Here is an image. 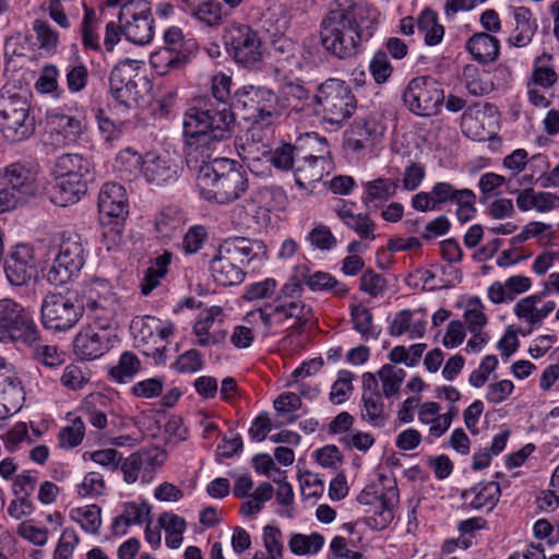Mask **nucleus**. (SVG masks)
<instances>
[{"mask_svg":"<svg viewBox=\"0 0 559 559\" xmlns=\"http://www.w3.org/2000/svg\"><path fill=\"white\" fill-rule=\"evenodd\" d=\"M379 24V12L362 0H335L320 24V43L338 60L355 57Z\"/></svg>","mask_w":559,"mask_h":559,"instance_id":"1","label":"nucleus"},{"mask_svg":"<svg viewBox=\"0 0 559 559\" xmlns=\"http://www.w3.org/2000/svg\"><path fill=\"white\" fill-rule=\"evenodd\" d=\"M231 84L229 75L222 72L214 75L211 86L213 98L199 100L185 112L183 135L192 139L193 151L200 147L207 152L209 147L231 139L235 129Z\"/></svg>","mask_w":559,"mask_h":559,"instance_id":"2","label":"nucleus"},{"mask_svg":"<svg viewBox=\"0 0 559 559\" xmlns=\"http://www.w3.org/2000/svg\"><path fill=\"white\" fill-rule=\"evenodd\" d=\"M226 141H221L207 152L191 147L192 139H185L187 166L197 173V186L200 194L207 201L218 204L230 203L240 199L248 190V178L242 166L230 158L214 157Z\"/></svg>","mask_w":559,"mask_h":559,"instance_id":"3","label":"nucleus"},{"mask_svg":"<svg viewBox=\"0 0 559 559\" xmlns=\"http://www.w3.org/2000/svg\"><path fill=\"white\" fill-rule=\"evenodd\" d=\"M29 93L4 85L0 91V134L9 143L29 139L36 129Z\"/></svg>","mask_w":559,"mask_h":559,"instance_id":"4","label":"nucleus"},{"mask_svg":"<svg viewBox=\"0 0 559 559\" xmlns=\"http://www.w3.org/2000/svg\"><path fill=\"white\" fill-rule=\"evenodd\" d=\"M313 104L314 111L332 126H341L348 120L357 107L350 86L336 78H329L317 86Z\"/></svg>","mask_w":559,"mask_h":559,"instance_id":"5","label":"nucleus"},{"mask_svg":"<svg viewBox=\"0 0 559 559\" xmlns=\"http://www.w3.org/2000/svg\"><path fill=\"white\" fill-rule=\"evenodd\" d=\"M234 118L238 115L251 124L271 123L281 116L280 97L265 86L245 85L231 98Z\"/></svg>","mask_w":559,"mask_h":559,"instance_id":"6","label":"nucleus"},{"mask_svg":"<svg viewBox=\"0 0 559 559\" xmlns=\"http://www.w3.org/2000/svg\"><path fill=\"white\" fill-rule=\"evenodd\" d=\"M51 253L53 258L46 266L45 277L52 285L68 283L79 274L85 263V245L82 236L76 231H62L60 242Z\"/></svg>","mask_w":559,"mask_h":559,"instance_id":"7","label":"nucleus"},{"mask_svg":"<svg viewBox=\"0 0 559 559\" xmlns=\"http://www.w3.org/2000/svg\"><path fill=\"white\" fill-rule=\"evenodd\" d=\"M223 41L227 55L240 67L251 71L261 70L264 59V41L260 33L250 25L233 23L225 27Z\"/></svg>","mask_w":559,"mask_h":559,"instance_id":"8","label":"nucleus"},{"mask_svg":"<svg viewBox=\"0 0 559 559\" xmlns=\"http://www.w3.org/2000/svg\"><path fill=\"white\" fill-rule=\"evenodd\" d=\"M255 317L261 319L267 331L275 326L284 328L289 331V335H295L305 331L313 317V311L304 300H274L247 314L248 319Z\"/></svg>","mask_w":559,"mask_h":559,"instance_id":"9","label":"nucleus"},{"mask_svg":"<svg viewBox=\"0 0 559 559\" xmlns=\"http://www.w3.org/2000/svg\"><path fill=\"white\" fill-rule=\"evenodd\" d=\"M84 313V305L76 292L48 293L40 305V323L55 333L74 328Z\"/></svg>","mask_w":559,"mask_h":559,"instance_id":"10","label":"nucleus"},{"mask_svg":"<svg viewBox=\"0 0 559 559\" xmlns=\"http://www.w3.org/2000/svg\"><path fill=\"white\" fill-rule=\"evenodd\" d=\"M20 343L32 346L41 341V332L33 314L10 298L0 300V342Z\"/></svg>","mask_w":559,"mask_h":559,"instance_id":"11","label":"nucleus"},{"mask_svg":"<svg viewBox=\"0 0 559 559\" xmlns=\"http://www.w3.org/2000/svg\"><path fill=\"white\" fill-rule=\"evenodd\" d=\"M164 46L151 55L150 63L158 75H166L175 70L183 69L190 61L195 49V41L186 39L182 29L170 26L163 34Z\"/></svg>","mask_w":559,"mask_h":559,"instance_id":"12","label":"nucleus"},{"mask_svg":"<svg viewBox=\"0 0 559 559\" xmlns=\"http://www.w3.org/2000/svg\"><path fill=\"white\" fill-rule=\"evenodd\" d=\"M405 107L419 117H431L440 112L444 103L442 84L430 75L412 79L402 94Z\"/></svg>","mask_w":559,"mask_h":559,"instance_id":"13","label":"nucleus"},{"mask_svg":"<svg viewBox=\"0 0 559 559\" xmlns=\"http://www.w3.org/2000/svg\"><path fill=\"white\" fill-rule=\"evenodd\" d=\"M118 22L126 39L134 45L144 46L154 38V19L147 0L127 1L121 5Z\"/></svg>","mask_w":559,"mask_h":559,"instance_id":"14","label":"nucleus"},{"mask_svg":"<svg viewBox=\"0 0 559 559\" xmlns=\"http://www.w3.org/2000/svg\"><path fill=\"white\" fill-rule=\"evenodd\" d=\"M166 451L159 448L141 449L122 459L120 471L127 484H134L138 480L150 483L156 471L166 461Z\"/></svg>","mask_w":559,"mask_h":559,"instance_id":"15","label":"nucleus"},{"mask_svg":"<svg viewBox=\"0 0 559 559\" xmlns=\"http://www.w3.org/2000/svg\"><path fill=\"white\" fill-rule=\"evenodd\" d=\"M4 273L11 285H26L37 273V259L34 247L17 243L11 248L5 262Z\"/></svg>","mask_w":559,"mask_h":559,"instance_id":"16","label":"nucleus"},{"mask_svg":"<svg viewBox=\"0 0 559 559\" xmlns=\"http://www.w3.org/2000/svg\"><path fill=\"white\" fill-rule=\"evenodd\" d=\"M130 330L138 346L152 345L155 352L162 353L165 350L162 343L174 333V324L164 323L156 317L143 316L131 321Z\"/></svg>","mask_w":559,"mask_h":559,"instance_id":"17","label":"nucleus"},{"mask_svg":"<svg viewBox=\"0 0 559 559\" xmlns=\"http://www.w3.org/2000/svg\"><path fill=\"white\" fill-rule=\"evenodd\" d=\"M110 348V332L94 324L83 326L73 341L74 354L84 360L102 357Z\"/></svg>","mask_w":559,"mask_h":559,"instance_id":"18","label":"nucleus"},{"mask_svg":"<svg viewBox=\"0 0 559 559\" xmlns=\"http://www.w3.org/2000/svg\"><path fill=\"white\" fill-rule=\"evenodd\" d=\"M0 176L23 204L38 191L37 174L28 164L15 162L7 165L0 168Z\"/></svg>","mask_w":559,"mask_h":559,"instance_id":"19","label":"nucleus"},{"mask_svg":"<svg viewBox=\"0 0 559 559\" xmlns=\"http://www.w3.org/2000/svg\"><path fill=\"white\" fill-rule=\"evenodd\" d=\"M143 176L147 183L164 186L175 182L180 176V167L169 153L144 155Z\"/></svg>","mask_w":559,"mask_h":559,"instance_id":"20","label":"nucleus"},{"mask_svg":"<svg viewBox=\"0 0 559 559\" xmlns=\"http://www.w3.org/2000/svg\"><path fill=\"white\" fill-rule=\"evenodd\" d=\"M126 189L117 182H106L98 194V211L103 223L111 219H124L129 213Z\"/></svg>","mask_w":559,"mask_h":559,"instance_id":"21","label":"nucleus"},{"mask_svg":"<svg viewBox=\"0 0 559 559\" xmlns=\"http://www.w3.org/2000/svg\"><path fill=\"white\" fill-rule=\"evenodd\" d=\"M0 373V420L7 419L17 412L25 400V392L21 380L13 369Z\"/></svg>","mask_w":559,"mask_h":559,"instance_id":"22","label":"nucleus"},{"mask_svg":"<svg viewBox=\"0 0 559 559\" xmlns=\"http://www.w3.org/2000/svg\"><path fill=\"white\" fill-rule=\"evenodd\" d=\"M218 250L242 267L254 260L261 261L266 254V248L261 241L245 237L228 238L219 245Z\"/></svg>","mask_w":559,"mask_h":559,"instance_id":"23","label":"nucleus"},{"mask_svg":"<svg viewBox=\"0 0 559 559\" xmlns=\"http://www.w3.org/2000/svg\"><path fill=\"white\" fill-rule=\"evenodd\" d=\"M46 120L56 141L66 145L75 143L83 133L84 126L81 117L52 110L47 112Z\"/></svg>","mask_w":559,"mask_h":559,"instance_id":"24","label":"nucleus"},{"mask_svg":"<svg viewBox=\"0 0 559 559\" xmlns=\"http://www.w3.org/2000/svg\"><path fill=\"white\" fill-rule=\"evenodd\" d=\"M500 496L501 489L497 481L478 483L460 495L463 507L473 510L487 509L488 511L497 506Z\"/></svg>","mask_w":559,"mask_h":559,"instance_id":"25","label":"nucleus"},{"mask_svg":"<svg viewBox=\"0 0 559 559\" xmlns=\"http://www.w3.org/2000/svg\"><path fill=\"white\" fill-rule=\"evenodd\" d=\"M399 489L396 485L390 486L384 492L383 502L373 508L367 509L366 512L370 513L365 518V523L373 531H382L386 528L394 519V508L399 502Z\"/></svg>","mask_w":559,"mask_h":559,"instance_id":"26","label":"nucleus"},{"mask_svg":"<svg viewBox=\"0 0 559 559\" xmlns=\"http://www.w3.org/2000/svg\"><path fill=\"white\" fill-rule=\"evenodd\" d=\"M87 191L84 179L72 180L56 176L55 182L48 190L50 201L58 206H67L78 202Z\"/></svg>","mask_w":559,"mask_h":559,"instance_id":"27","label":"nucleus"},{"mask_svg":"<svg viewBox=\"0 0 559 559\" xmlns=\"http://www.w3.org/2000/svg\"><path fill=\"white\" fill-rule=\"evenodd\" d=\"M211 272L215 283L221 286L238 285L246 276L243 267L218 249L211 261Z\"/></svg>","mask_w":559,"mask_h":559,"instance_id":"28","label":"nucleus"},{"mask_svg":"<svg viewBox=\"0 0 559 559\" xmlns=\"http://www.w3.org/2000/svg\"><path fill=\"white\" fill-rule=\"evenodd\" d=\"M365 193L361 202L368 210H378L390 198L395 195L399 181L391 178H377L362 183Z\"/></svg>","mask_w":559,"mask_h":559,"instance_id":"29","label":"nucleus"},{"mask_svg":"<svg viewBox=\"0 0 559 559\" xmlns=\"http://www.w3.org/2000/svg\"><path fill=\"white\" fill-rule=\"evenodd\" d=\"M465 48L473 56L474 60L481 64L496 61L500 53L499 39L485 32L476 33L469 37Z\"/></svg>","mask_w":559,"mask_h":559,"instance_id":"30","label":"nucleus"},{"mask_svg":"<svg viewBox=\"0 0 559 559\" xmlns=\"http://www.w3.org/2000/svg\"><path fill=\"white\" fill-rule=\"evenodd\" d=\"M93 165L88 158L80 154L61 155L53 168L55 176L66 177L72 180L84 179L87 183L92 175Z\"/></svg>","mask_w":559,"mask_h":559,"instance_id":"31","label":"nucleus"},{"mask_svg":"<svg viewBox=\"0 0 559 559\" xmlns=\"http://www.w3.org/2000/svg\"><path fill=\"white\" fill-rule=\"evenodd\" d=\"M313 96L299 83H287L283 87L282 98H280L281 112L286 109L289 114H308L311 110Z\"/></svg>","mask_w":559,"mask_h":559,"instance_id":"32","label":"nucleus"},{"mask_svg":"<svg viewBox=\"0 0 559 559\" xmlns=\"http://www.w3.org/2000/svg\"><path fill=\"white\" fill-rule=\"evenodd\" d=\"M514 20L515 27L508 41L514 47H525L532 41L538 28L537 21L533 17L532 11L526 7L514 9Z\"/></svg>","mask_w":559,"mask_h":559,"instance_id":"33","label":"nucleus"},{"mask_svg":"<svg viewBox=\"0 0 559 559\" xmlns=\"http://www.w3.org/2000/svg\"><path fill=\"white\" fill-rule=\"evenodd\" d=\"M329 160L324 156L305 155L297 158L295 181L300 187L320 181L325 173Z\"/></svg>","mask_w":559,"mask_h":559,"instance_id":"34","label":"nucleus"},{"mask_svg":"<svg viewBox=\"0 0 559 559\" xmlns=\"http://www.w3.org/2000/svg\"><path fill=\"white\" fill-rule=\"evenodd\" d=\"M299 275L301 281L312 292H330L334 296L341 298L345 297L349 292V288L345 283L338 281L328 272L316 271L313 273H309L308 271H305Z\"/></svg>","mask_w":559,"mask_h":559,"instance_id":"35","label":"nucleus"},{"mask_svg":"<svg viewBox=\"0 0 559 559\" xmlns=\"http://www.w3.org/2000/svg\"><path fill=\"white\" fill-rule=\"evenodd\" d=\"M361 402V419L366 420L372 427H383L389 420L390 415L384 409L380 392H362Z\"/></svg>","mask_w":559,"mask_h":559,"instance_id":"36","label":"nucleus"},{"mask_svg":"<svg viewBox=\"0 0 559 559\" xmlns=\"http://www.w3.org/2000/svg\"><path fill=\"white\" fill-rule=\"evenodd\" d=\"M338 218L360 238L373 240L374 223L366 213L355 214L350 209L343 206L337 210Z\"/></svg>","mask_w":559,"mask_h":559,"instance_id":"37","label":"nucleus"},{"mask_svg":"<svg viewBox=\"0 0 559 559\" xmlns=\"http://www.w3.org/2000/svg\"><path fill=\"white\" fill-rule=\"evenodd\" d=\"M417 28L424 36L428 46L438 45L444 36V27L438 23V14L430 9H425L417 19Z\"/></svg>","mask_w":559,"mask_h":559,"instance_id":"38","label":"nucleus"},{"mask_svg":"<svg viewBox=\"0 0 559 559\" xmlns=\"http://www.w3.org/2000/svg\"><path fill=\"white\" fill-rule=\"evenodd\" d=\"M144 156L127 148L116 157L115 168L123 180L132 181L143 174Z\"/></svg>","mask_w":559,"mask_h":559,"instance_id":"39","label":"nucleus"},{"mask_svg":"<svg viewBox=\"0 0 559 559\" xmlns=\"http://www.w3.org/2000/svg\"><path fill=\"white\" fill-rule=\"evenodd\" d=\"M552 56L544 52L534 61L531 84L543 88H551L558 81V74L550 64Z\"/></svg>","mask_w":559,"mask_h":559,"instance_id":"40","label":"nucleus"},{"mask_svg":"<svg viewBox=\"0 0 559 559\" xmlns=\"http://www.w3.org/2000/svg\"><path fill=\"white\" fill-rule=\"evenodd\" d=\"M86 309L92 320L91 324L109 330L115 322L120 304L117 296H109V299Z\"/></svg>","mask_w":559,"mask_h":559,"instance_id":"41","label":"nucleus"},{"mask_svg":"<svg viewBox=\"0 0 559 559\" xmlns=\"http://www.w3.org/2000/svg\"><path fill=\"white\" fill-rule=\"evenodd\" d=\"M171 262V253L165 251L158 255L154 263L145 271L142 282L140 284L141 293L144 296L151 294V292L159 285L160 278H163Z\"/></svg>","mask_w":559,"mask_h":559,"instance_id":"42","label":"nucleus"},{"mask_svg":"<svg viewBox=\"0 0 559 559\" xmlns=\"http://www.w3.org/2000/svg\"><path fill=\"white\" fill-rule=\"evenodd\" d=\"M324 545V537L319 533L305 535L293 533L288 540V547L294 555L312 556L318 554Z\"/></svg>","mask_w":559,"mask_h":559,"instance_id":"43","label":"nucleus"},{"mask_svg":"<svg viewBox=\"0 0 559 559\" xmlns=\"http://www.w3.org/2000/svg\"><path fill=\"white\" fill-rule=\"evenodd\" d=\"M350 319L354 330L357 331L364 340H377L379 337L381 331L373 325V316L368 308L361 305H352Z\"/></svg>","mask_w":559,"mask_h":559,"instance_id":"44","label":"nucleus"},{"mask_svg":"<svg viewBox=\"0 0 559 559\" xmlns=\"http://www.w3.org/2000/svg\"><path fill=\"white\" fill-rule=\"evenodd\" d=\"M251 199L259 207L270 212L283 206L286 195L281 187L262 186L252 192Z\"/></svg>","mask_w":559,"mask_h":559,"instance_id":"45","label":"nucleus"},{"mask_svg":"<svg viewBox=\"0 0 559 559\" xmlns=\"http://www.w3.org/2000/svg\"><path fill=\"white\" fill-rule=\"evenodd\" d=\"M192 14L209 26H218L223 23L222 4L217 0H204L197 4L188 7Z\"/></svg>","mask_w":559,"mask_h":559,"instance_id":"46","label":"nucleus"},{"mask_svg":"<svg viewBox=\"0 0 559 559\" xmlns=\"http://www.w3.org/2000/svg\"><path fill=\"white\" fill-rule=\"evenodd\" d=\"M462 81L467 92L473 96H483L492 91V83L484 80L479 69L474 64H466L463 68Z\"/></svg>","mask_w":559,"mask_h":559,"instance_id":"47","label":"nucleus"},{"mask_svg":"<svg viewBox=\"0 0 559 559\" xmlns=\"http://www.w3.org/2000/svg\"><path fill=\"white\" fill-rule=\"evenodd\" d=\"M543 293L533 294L519 300L514 306V314L518 319L525 321L531 328H538L536 317V305L544 298ZM532 329L527 332H522V335L531 333Z\"/></svg>","mask_w":559,"mask_h":559,"instance_id":"48","label":"nucleus"},{"mask_svg":"<svg viewBox=\"0 0 559 559\" xmlns=\"http://www.w3.org/2000/svg\"><path fill=\"white\" fill-rule=\"evenodd\" d=\"M81 34L84 49L94 51L100 50L99 36L97 33V17L93 9L85 8Z\"/></svg>","mask_w":559,"mask_h":559,"instance_id":"49","label":"nucleus"},{"mask_svg":"<svg viewBox=\"0 0 559 559\" xmlns=\"http://www.w3.org/2000/svg\"><path fill=\"white\" fill-rule=\"evenodd\" d=\"M109 296H117L112 290L110 283L107 280L102 278L93 280L90 284H87L84 290V309L98 305L105 299H109Z\"/></svg>","mask_w":559,"mask_h":559,"instance_id":"50","label":"nucleus"},{"mask_svg":"<svg viewBox=\"0 0 559 559\" xmlns=\"http://www.w3.org/2000/svg\"><path fill=\"white\" fill-rule=\"evenodd\" d=\"M140 368L141 361L136 355L131 352H124L121 354L118 365L110 369L109 374L112 379L124 382L138 373Z\"/></svg>","mask_w":559,"mask_h":559,"instance_id":"51","label":"nucleus"},{"mask_svg":"<svg viewBox=\"0 0 559 559\" xmlns=\"http://www.w3.org/2000/svg\"><path fill=\"white\" fill-rule=\"evenodd\" d=\"M406 372L401 368L392 365H384L379 370V377L382 381L383 395L385 397L394 396L399 393L401 384L405 379Z\"/></svg>","mask_w":559,"mask_h":559,"instance_id":"52","label":"nucleus"},{"mask_svg":"<svg viewBox=\"0 0 559 559\" xmlns=\"http://www.w3.org/2000/svg\"><path fill=\"white\" fill-rule=\"evenodd\" d=\"M354 373L348 370H341L338 372L337 379L334 381L331 388V392L329 394V400L334 405H340L344 403L349 394L353 392V379Z\"/></svg>","mask_w":559,"mask_h":559,"instance_id":"53","label":"nucleus"},{"mask_svg":"<svg viewBox=\"0 0 559 559\" xmlns=\"http://www.w3.org/2000/svg\"><path fill=\"white\" fill-rule=\"evenodd\" d=\"M297 148L290 143H284L271 152L270 162L280 170H289L294 168L297 158H299Z\"/></svg>","mask_w":559,"mask_h":559,"instance_id":"54","label":"nucleus"},{"mask_svg":"<svg viewBox=\"0 0 559 559\" xmlns=\"http://www.w3.org/2000/svg\"><path fill=\"white\" fill-rule=\"evenodd\" d=\"M38 343L39 342H36L34 345L29 346L34 360L49 368L60 366L63 362V353L59 352L57 346Z\"/></svg>","mask_w":559,"mask_h":559,"instance_id":"55","label":"nucleus"},{"mask_svg":"<svg viewBox=\"0 0 559 559\" xmlns=\"http://www.w3.org/2000/svg\"><path fill=\"white\" fill-rule=\"evenodd\" d=\"M85 435V425L81 417H75L71 424L59 432V441L62 448L73 449L78 447Z\"/></svg>","mask_w":559,"mask_h":559,"instance_id":"56","label":"nucleus"},{"mask_svg":"<svg viewBox=\"0 0 559 559\" xmlns=\"http://www.w3.org/2000/svg\"><path fill=\"white\" fill-rule=\"evenodd\" d=\"M369 70L377 84H383L390 79L393 73V67L386 56V51L380 49L374 52Z\"/></svg>","mask_w":559,"mask_h":559,"instance_id":"57","label":"nucleus"},{"mask_svg":"<svg viewBox=\"0 0 559 559\" xmlns=\"http://www.w3.org/2000/svg\"><path fill=\"white\" fill-rule=\"evenodd\" d=\"M73 518L80 522L81 527L88 533H97L102 524L100 508L96 504L79 508L73 511Z\"/></svg>","mask_w":559,"mask_h":559,"instance_id":"58","label":"nucleus"},{"mask_svg":"<svg viewBox=\"0 0 559 559\" xmlns=\"http://www.w3.org/2000/svg\"><path fill=\"white\" fill-rule=\"evenodd\" d=\"M223 316V309L219 306H212L203 310L193 325V334L198 338H206L214 322Z\"/></svg>","mask_w":559,"mask_h":559,"instance_id":"59","label":"nucleus"},{"mask_svg":"<svg viewBox=\"0 0 559 559\" xmlns=\"http://www.w3.org/2000/svg\"><path fill=\"white\" fill-rule=\"evenodd\" d=\"M33 29L36 33L37 40L40 48L45 50H55L59 43V34L55 31L47 21L35 20Z\"/></svg>","mask_w":559,"mask_h":559,"instance_id":"60","label":"nucleus"},{"mask_svg":"<svg viewBox=\"0 0 559 559\" xmlns=\"http://www.w3.org/2000/svg\"><path fill=\"white\" fill-rule=\"evenodd\" d=\"M359 288L371 297H379L386 288V280L382 274L368 269L360 277Z\"/></svg>","mask_w":559,"mask_h":559,"instance_id":"61","label":"nucleus"},{"mask_svg":"<svg viewBox=\"0 0 559 559\" xmlns=\"http://www.w3.org/2000/svg\"><path fill=\"white\" fill-rule=\"evenodd\" d=\"M483 310L484 306L479 298L471 299L468 308L464 313L467 329L471 333L480 332L487 324V317Z\"/></svg>","mask_w":559,"mask_h":559,"instance_id":"62","label":"nucleus"},{"mask_svg":"<svg viewBox=\"0 0 559 559\" xmlns=\"http://www.w3.org/2000/svg\"><path fill=\"white\" fill-rule=\"evenodd\" d=\"M180 227V217L170 210L162 211L155 219V228L160 237L164 238H171Z\"/></svg>","mask_w":559,"mask_h":559,"instance_id":"63","label":"nucleus"},{"mask_svg":"<svg viewBox=\"0 0 559 559\" xmlns=\"http://www.w3.org/2000/svg\"><path fill=\"white\" fill-rule=\"evenodd\" d=\"M79 542L73 528H64L53 551V559H70Z\"/></svg>","mask_w":559,"mask_h":559,"instance_id":"64","label":"nucleus"}]
</instances>
